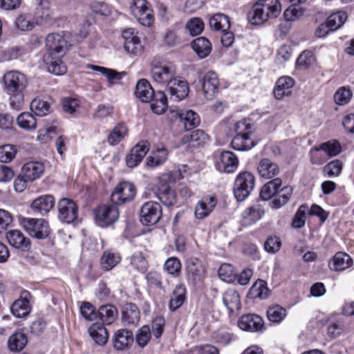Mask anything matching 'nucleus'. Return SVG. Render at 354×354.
<instances>
[{
    "instance_id": "obj_53",
    "label": "nucleus",
    "mask_w": 354,
    "mask_h": 354,
    "mask_svg": "<svg viewBox=\"0 0 354 354\" xmlns=\"http://www.w3.org/2000/svg\"><path fill=\"white\" fill-rule=\"evenodd\" d=\"M31 111L38 116H44L50 112V105L39 98L34 99L30 104Z\"/></svg>"
},
{
    "instance_id": "obj_11",
    "label": "nucleus",
    "mask_w": 354,
    "mask_h": 354,
    "mask_svg": "<svg viewBox=\"0 0 354 354\" xmlns=\"http://www.w3.org/2000/svg\"><path fill=\"white\" fill-rule=\"evenodd\" d=\"M6 91L8 93L23 91L28 84L26 77L19 71H8L3 76Z\"/></svg>"
},
{
    "instance_id": "obj_63",
    "label": "nucleus",
    "mask_w": 354,
    "mask_h": 354,
    "mask_svg": "<svg viewBox=\"0 0 354 354\" xmlns=\"http://www.w3.org/2000/svg\"><path fill=\"white\" fill-rule=\"evenodd\" d=\"M80 313L83 317L88 321H93L97 317L95 307L89 302L84 301L80 306Z\"/></svg>"
},
{
    "instance_id": "obj_36",
    "label": "nucleus",
    "mask_w": 354,
    "mask_h": 354,
    "mask_svg": "<svg viewBox=\"0 0 354 354\" xmlns=\"http://www.w3.org/2000/svg\"><path fill=\"white\" fill-rule=\"evenodd\" d=\"M192 47L200 58H205L212 51V44L206 37H200L192 42Z\"/></svg>"
},
{
    "instance_id": "obj_24",
    "label": "nucleus",
    "mask_w": 354,
    "mask_h": 354,
    "mask_svg": "<svg viewBox=\"0 0 354 354\" xmlns=\"http://www.w3.org/2000/svg\"><path fill=\"white\" fill-rule=\"evenodd\" d=\"M55 205V199L51 195H43L35 199L30 205L32 210L44 215L49 212Z\"/></svg>"
},
{
    "instance_id": "obj_39",
    "label": "nucleus",
    "mask_w": 354,
    "mask_h": 354,
    "mask_svg": "<svg viewBox=\"0 0 354 354\" xmlns=\"http://www.w3.org/2000/svg\"><path fill=\"white\" fill-rule=\"evenodd\" d=\"M90 68L106 76L110 84H118L126 75L124 72H118L113 69L99 66L91 65Z\"/></svg>"
},
{
    "instance_id": "obj_62",
    "label": "nucleus",
    "mask_w": 354,
    "mask_h": 354,
    "mask_svg": "<svg viewBox=\"0 0 354 354\" xmlns=\"http://www.w3.org/2000/svg\"><path fill=\"white\" fill-rule=\"evenodd\" d=\"M307 209L308 206L306 205H302L299 207L292 219V227L299 229L304 225L306 222V211Z\"/></svg>"
},
{
    "instance_id": "obj_29",
    "label": "nucleus",
    "mask_w": 354,
    "mask_h": 354,
    "mask_svg": "<svg viewBox=\"0 0 354 354\" xmlns=\"http://www.w3.org/2000/svg\"><path fill=\"white\" fill-rule=\"evenodd\" d=\"M168 151L164 147H157L147 158L146 165L154 168L164 164L168 158Z\"/></svg>"
},
{
    "instance_id": "obj_17",
    "label": "nucleus",
    "mask_w": 354,
    "mask_h": 354,
    "mask_svg": "<svg viewBox=\"0 0 354 354\" xmlns=\"http://www.w3.org/2000/svg\"><path fill=\"white\" fill-rule=\"evenodd\" d=\"M170 95V100L180 101L186 97L189 93L188 83L181 77H176L167 87Z\"/></svg>"
},
{
    "instance_id": "obj_64",
    "label": "nucleus",
    "mask_w": 354,
    "mask_h": 354,
    "mask_svg": "<svg viewBox=\"0 0 354 354\" xmlns=\"http://www.w3.org/2000/svg\"><path fill=\"white\" fill-rule=\"evenodd\" d=\"M164 268L170 274L178 275L180 272L181 264L177 258L171 257L165 261Z\"/></svg>"
},
{
    "instance_id": "obj_43",
    "label": "nucleus",
    "mask_w": 354,
    "mask_h": 354,
    "mask_svg": "<svg viewBox=\"0 0 354 354\" xmlns=\"http://www.w3.org/2000/svg\"><path fill=\"white\" fill-rule=\"evenodd\" d=\"M179 117L186 130L196 127L200 123L198 115L192 110L182 111L179 113Z\"/></svg>"
},
{
    "instance_id": "obj_21",
    "label": "nucleus",
    "mask_w": 354,
    "mask_h": 354,
    "mask_svg": "<svg viewBox=\"0 0 354 354\" xmlns=\"http://www.w3.org/2000/svg\"><path fill=\"white\" fill-rule=\"evenodd\" d=\"M6 239L9 244L17 249L26 251L30 249V241L18 230H10L6 233Z\"/></svg>"
},
{
    "instance_id": "obj_9",
    "label": "nucleus",
    "mask_w": 354,
    "mask_h": 354,
    "mask_svg": "<svg viewBox=\"0 0 354 354\" xmlns=\"http://www.w3.org/2000/svg\"><path fill=\"white\" fill-rule=\"evenodd\" d=\"M118 217L119 211L115 205H100L95 209V222L102 227L112 225Z\"/></svg>"
},
{
    "instance_id": "obj_52",
    "label": "nucleus",
    "mask_w": 354,
    "mask_h": 354,
    "mask_svg": "<svg viewBox=\"0 0 354 354\" xmlns=\"http://www.w3.org/2000/svg\"><path fill=\"white\" fill-rule=\"evenodd\" d=\"M131 265L140 272H145L148 268V261L140 252H136L130 258Z\"/></svg>"
},
{
    "instance_id": "obj_27",
    "label": "nucleus",
    "mask_w": 354,
    "mask_h": 354,
    "mask_svg": "<svg viewBox=\"0 0 354 354\" xmlns=\"http://www.w3.org/2000/svg\"><path fill=\"white\" fill-rule=\"evenodd\" d=\"M122 320L124 326H136L140 321V311L133 304H127L124 306Z\"/></svg>"
},
{
    "instance_id": "obj_50",
    "label": "nucleus",
    "mask_w": 354,
    "mask_h": 354,
    "mask_svg": "<svg viewBox=\"0 0 354 354\" xmlns=\"http://www.w3.org/2000/svg\"><path fill=\"white\" fill-rule=\"evenodd\" d=\"M346 19V12L344 11H339L330 15L326 22L330 27V31H335L344 24Z\"/></svg>"
},
{
    "instance_id": "obj_37",
    "label": "nucleus",
    "mask_w": 354,
    "mask_h": 354,
    "mask_svg": "<svg viewBox=\"0 0 354 354\" xmlns=\"http://www.w3.org/2000/svg\"><path fill=\"white\" fill-rule=\"evenodd\" d=\"M151 102V109L152 111L158 115L165 113L167 109V97L162 91L155 93Z\"/></svg>"
},
{
    "instance_id": "obj_59",
    "label": "nucleus",
    "mask_w": 354,
    "mask_h": 354,
    "mask_svg": "<svg viewBox=\"0 0 354 354\" xmlns=\"http://www.w3.org/2000/svg\"><path fill=\"white\" fill-rule=\"evenodd\" d=\"M17 147L12 145H5L0 147V162H10L16 156Z\"/></svg>"
},
{
    "instance_id": "obj_13",
    "label": "nucleus",
    "mask_w": 354,
    "mask_h": 354,
    "mask_svg": "<svg viewBox=\"0 0 354 354\" xmlns=\"http://www.w3.org/2000/svg\"><path fill=\"white\" fill-rule=\"evenodd\" d=\"M168 178L169 176L167 175H163L160 177L156 194L164 205L173 207L177 203V196L175 190L164 183Z\"/></svg>"
},
{
    "instance_id": "obj_25",
    "label": "nucleus",
    "mask_w": 354,
    "mask_h": 354,
    "mask_svg": "<svg viewBox=\"0 0 354 354\" xmlns=\"http://www.w3.org/2000/svg\"><path fill=\"white\" fill-rule=\"evenodd\" d=\"M121 261V256L118 252L113 249H108L103 252L100 258V267L103 270L110 271Z\"/></svg>"
},
{
    "instance_id": "obj_1",
    "label": "nucleus",
    "mask_w": 354,
    "mask_h": 354,
    "mask_svg": "<svg viewBox=\"0 0 354 354\" xmlns=\"http://www.w3.org/2000/svg\"><path fill=\"white\" fill-rule=\"evenodd\" d=\"M67 41L61 33H50L46 38L48 51L44 55L48 71L55 75H62L66 72V67L63 64L62 57L64 55Z\"/></svg>"
},
{
    "instance_id": "obj_15",
    "label": "nucleus",
    "mask_w": 354,
    "mask_h": 354,
    "mask_svg": "<svg viewBox=\"0 0 354 354\" xmlns=\"http://www.w3.org/2000/svg\"><path fill=\"white\" fill-rule=\"evenodd\" d=\"M122 36L124 39V48L127 52L135 55L142 53L143 46L138 32H136L133 29H126L122 32Z\"/></svg>"
},
{
    "instance_id": "obj_41",
    "label": "nucleus",
    "mask_w": 354,
    "mask_h": 354,
    "mask_svg": "<svg viewBox=\"0 0 354 354\" xmlns=\"http://www.w3.org/2000/svg\"><path fill=\"white\" fill-rule=\"evenodd\" d=\"M209 24L212 28L216 30H221V32L228 30L230 28L229 17L221 13L212 16L209 19Z\"/></svg>"
},
{
    "instance_id": "obj_10",
    "label": "nucleus",
    "mask_w": 354,
    "mask_h": 354,
    "mask_svg": "<svg viewBox=\"0 0 354 354\" xmlns=\"http://www.w3.org/2000/svg\"><path fill=\"white\" fill-rule=\"evenodd\" d=\"M136 190L135 186L129 182H122L118 185L111 196L114 205H122L133 199Z\"/></svg>"
},
{
    "instance_id": "obj_42",
    "label": "nucleus",
    "mask_w": 354,
    "mask_h": 354,
    "mask_svg": "<svg viewBox=\"0 0 354 354\" xmlns=\"http://www.w3.org/2000/svg\"><path fill=\"white\" fill-rule=\"evenodd\" d=\"M97 315L104 324H111L115 320L118 310L112 305H105L99 308Z\"/></svg>"
},
{
    "instance_id": "obj_33",
    "label": "nucleus",
    "mask_w": 354,
    "mask_h": 354,
    "mask_svg": "<svg viewBox=\"0 0 354 354\" xmlns=\"http://www.w3.org/2000/svg\"><path fill=\"white\" fill-rule=\"evenodd\" d=\"M186 288L183 284H178L174 290L169 303V308L174 312L178 309L185 301Z\"/></svg>"
},
{
    "instance_id": "obj_54",
    "label": "nucleus",
    "mask_w": 354,
    "mask_h": 354,
    "mask_svg": "<svg viewBox=\"0 0 354 354\" xmlns=\"http://www.w3.org/2000/svg\"><path fill=\"white\" fill-rule=\"evenodd\" d=\"M218 274L221 280L227 283H231L236 279L234 268L230 264H222L218 270Z\"/></svg>"
},
{
    "instance_id": "obj_51",
    "label": "nucleus",
    "mask_w": 354,
    "mask_h": 354,
    "mask_svg": "<svg viewBox=\"0 0 354 354\" xmlns=\"http://www.w3.org/2000/svg\"><path fill=\"white\" fill-rule=\"evenodd\" d=\"M292 194V189L290 186L283 187L278 190L275 198L272 201L273 205L279 208L288 203Z\"/></svg>"
},
{
    "instance_id": "obj_22",
    "label": "nucleus",
    "mask_w": 354,
    "mask_h": 354,
    "mask_svg": "<svg viewBox=\"0 0 354 354\" xmlns=\"http://www.w3.org/2000/svg\"><path fill=\"white\" fill-rule=\"evenodd\" d=\"M45 170L43 163L37 161H30L24 165L21 169L22 176L32 182L40 178Z\"/></svg>"
},
{
    "instance_id": "obj_16",
    "label": "nucleus",
    "mask_w": 354,
    "mask_h": 354,
    "mask_svg": "<svg viewBox=\"0 0 354 354\" xmlns=\"http://www.w3.org/2000/svg\"><path fill=\"white\" fill-rule=\"evenodd\" d=\"M220 82L217 74L214 71H208L205 74L202 81V88L207 100L213 99L218 93Z\"/></svg>"
},
{
    "instance_id": "obj_46",
    "label": "nucleus",
    "mask_w": 354,
    "mask_h": 354,
    "mask_svg": "<svg viewBox=\"0 0 354 354\" xmlns=\"http://www.w3.org/2000/svg\"><path fill=\"white\" fill-rule=\"evenodd\" d=\"M18 126L26 131H33L37 127V120L32 114L28 112L21 113L17 118Z\"/></svg>"
},
{
    "instance_id": "obj_35",
    "label": "nucleus",
    "mask_w": 354,
    "mask_h": 354,
    "mask_svg": "<svg viewBox=\"0 0 354 354\" xmlns=\"http://www.w3.org/2000/svg\"><path fill=\"white\" fill-rule=\"evenodd\" d=\"M264 214V209L260 204H254L247 208L243 213V221L251 225L260 220Z\"/></svg>"
},
{
    "instance_id": "obj_57",
    "label": "nucleus",
    "mask_w": 354,
    "mask_h": 354,
    "mask_svg": "<svg viewBox=\"0 0 354 354\" xmlns=\"http://www.w3.org/2000/svg\"><path fill=\"white\" fill-rule=\"evenodd\" d=\"M53 12L50 9L48 3H41L37 9L36 17L37 23L42 25L48 22L52 17Z\"/></svg>"
},
{
    "instance_id": "obj_47",
    "label": "nucleus",
    "mask_w": 354,
    "mask_h": 354,
    "mask_svg": "<svg viewBox=\"0 0 354 354\" xmlns=\"http://www.w3.org/2000/svg\"><path fill=\"white\" fill-rule=\"evenodd\" d=\"M27 344V337L23 333L12 334L8 339V347L12 351H20Z\"/></svg>"
},
{
    "instance_id": "obj_12",
    "label": "nucleus",
    "mask_w": 354,
    "mask_h": 354,
    "mask_svg": "<svg viewBox=\"0 0 354 354\" xmlns=\"http://www.w3.org/2000/svg\"><path fill=\"white\" fill-rule=\"evenodd\" d=\"M215 165L216 169L221 172L233 173L238 168L239 159L233 152L223 151L218 153Z\"/></svg>"
},
{
    "instance_id": "obj_48",
    "label": "nucleus",
    "mask_w": 354,
    "mask_h": 354,
    "mask_svg": "<svg viewBox=\"0 0 354 354\" xmlns=\"http://www.w3.org/2000/svg\"><path fill=\"white\" fill-rule=\"evenodd\" d=\"M186 269L188 274L191 275L194 280L199 279L204 271L201 261L194 257L187 261Z\"/></svg>"
},
{
    "instance_id": "obj_34",
    "label": "nucleus",
    "mask_w": 354,
    "mask_h": 354,
    "mask_svg": "<svg viewBox=\"0 0 354 354\" xmlns=\"http://www.w3.org/2000/svg\"><path fill=\"white\" fill-rule=\"evenodd\" d=\"M88 333L93 341L100 346L104 345L108 341V331L101 324H92L88 328Z\"/></svg>"
},
{
    "instance_id": "obj_14",
    "label": "nucleus",
    "mask_w": 354,
    "mask_h": 354,
    "mask_svg": "<svg viewBox=\"0 0 354 354\" xmlns=\"http://www.w3.org/2000/svg\"><path fill=\"white\" fill-rule=\"evenodd\" d=\"M59 218L66 223H71L77 218V206L68 198H62L58 203Z\"/></svg>"
},
{
    "instance_id": "obj_5",
    "label": "nucleus",
    "mask_w": 354,
    "mask_h": 354,
    "mask_svg": "<svg viewBox=\"0 0 354 354\" xmlns=\"http://www.w3.org/2000/svg\"><path fill=\"white\" fill-rule=\"evenodd\" d=\"M130 10L137 21L144 26H150L153 22V10L146 0H132Z\"/></svg>"
},
{
    "instance_id": "obj_20",
    "label": "nucleus",
    "mask_w": 354,
    "mask_h": 354,
    "mask_svg": "<svg viewBox=\"0 0 354 354\" xmlns=\"http://www.w3.org/2000/svg\"><path fill=\"white\" fill-rule=\"evenodd\" d=\"M112 342L115 350H125L133 342V333L127 329H119L115 332L112 338Z\"/></svg>"
},
{
    "instance_id": "obj_61",
    "label": "nucleus",
    "mask_w": 354,
    "mask_h": 354,
    "mask_svg": "<svg viewBox=\"0 0 354 354\" xmlns=\"http://www.w3.org/2000/svg\"><path fill=\"white\" fill-rule=\"evenodd\" d=\"M186 29L192 36H196L203 30L204 24L200 18H192L187 22Z\"/></svg>"
},
{
    "instance_id": "obj_44",
    "label": "nucleus",
    "mask_w": 354,
    "mask_h": 354,
    "mask_svg": "<svg viewBox=\"0 0 354 354\" xmlns=\"http://www.w3.org/2000/svg\"><path fill=\"white\" fill-rule=\"evenodd\" d=\"M127 128L123 124L116 125L107 137V142L110 145H118L127 135Z\"/></svg>"
},
{
    "instance_id": "obj_38",
    "label": "nucleus",
    "mask_w": 354,
    "mask_h": 354,
    "mask_svg": "<svg viewBox=\"0 0 354 354\" xmlns=\"http://www.w3.org/2000/svg\"><path fill=\"white\" fill-rule=\"evenodd\" d=\"M232 147L235 150L247 151L254 147L256 143L250 138V134L235 135L231 142Z\"/></svg>"
},
{
    "instance_id": "obj_30",
    "label": "nucleus",
    "mask_w": 354,
    "mask_h": 354,
    "mask_svg": "<svg viewBox=\"0 0 354 354\" xmlns=\"http://www.w3.org/2000/svg\"><path fill=\"white\" fill-rule=\"evenodd\" d=\"M208 140L207 135L203 131L196 129L185 134L182 138V142L183 144H188L189 147H197L205 144Z\"/></svg>"
},
{
    "instance_id": "obj_40",
    "label": "nucleus",
    "mask_w": 354,
    "mask_h": 354,
    "mask_svg": "<svg viewBox=\"0 0 354 354\" xmlns=\"http://www.w3.org/2000/svg\"><path fill=\"white\" fill-rule=\"evenodd\" d=\"M282 181L279 178H274L265 184L260 192V196L264 201L270 199L277 194L279 188L281 187Z\"/></svg>"
},
{
    "instance_id": "obj_2",
    "label": "nucleus",
    "mask_w": 354,
    "mask_h": 354,
    "mask_svg": "<svg viewBox=\"0 0 354 354\" xmlns=\"http://www.w3.org/2000/svg\"><path fill=\"white\" fill-rule=\"evenodd\" d=\"M279 0H258L248 12L252 24L261 25L269 19L277 18L281 13Z\"/></svg>"
},
{
    "instance_id": "obj_4",
    "label": "nucleus",
    "mask_w": 354,
    "mask_h": 354,
    "mask_svg": "<svg viewBox=\"0 0 354 354\" xmlns=\"http://www.w3.org/2000/svg\"><path fill=\"white\" fill-rule=\"evenodd\" d=\"M255 185V177L250 171H242L236 177L234 194L239 201H244L250 194Z\"/></svg>"
},
{
    "instance_id": "obj_19",
    "label": "nucleus",
    "mask_w": 354,
    "mask_h": 354,
    "mask_svg": "<svg viewBox=\"0 0 354 354\" xmlns=\"http://www.w3.org/2000/svg\"><path fill=\"white\" fill-rule=\"evenodd\" d=\"M239 327L249 332L259 331L263 326V319L255 314L243 315L238 323Z\"/></svg>"
},
{
    "instance_id": "obj_6",
    "label": "nucleus",
    "mask_w": 354,
    "mask_h": 354,
    "mask_svg": "<svg viewBox=\"0 0 354 354\" xmlns=\"http://www.w3.org/2000/svg\"><path fill=\"white\" fill-rule=\"evenodd\" d=\"M20 223L29 235L39 239L46 238L50 233L48 223L44 218H23Z\"/></svg>"
},
{
    "instance_id": "obj_3",
    "label": "nucleus",
    "mask_w": 354,
    "mask_h": 354,
    "mask_svg": "<svg viewBox=\"0 0 354 354\" xmlns=\"http://www.w3.org/2000/svg\"><path fill=\"white\" fill-rule=\"evenodd\" d=\"M341 151L339 142L332 140L315 146L309 151L310 162L312 165H322L329 158L337 156Z\"/></svg>"
},
{
    "instance_id": "obj_31",
    "label": "nucleus",
    "mask_w": 354,
    "mask_h": 354,
    "mask_svg": "<svg viewBox=\"0 0 354 354\" xmlns=\"http://www.w3.org/2000/svg\"><path fill=\"white\" fill-rule=\"evenodd\" d=\"M216 204L214 197L210 196L199 201L195 207V216L197 218L203 219L207 216Z\"/></svg>"
},
{
    "instance_id": "obj_55",
    "label": "nucleus",
    "mask_w": 354,
    "mask_h": 354,
    "mask_svg": "<svg viewBox=\"0 0 354 354\" xmlns=\"http://www.w3.org/2000/svg\"><path fill=\"white\" fill-rule=\"evenodd\" d=\"M286 316V310L280 306L270 307L267 310L268 319L272 322L279 323Z\"/></svg>"
},
{
    "instance_id": "obj_23",
    "label": "nucleus",
    "mask_w": 354,
    "mask_h": 354,
    "mask_svg": "<svg viewBox=\"0 0 354 354\" xmlns=\"http://www.w3.org/2000/svg\"><path fill=\"white\" fill-rule=\"evenodd\" d=\"M295 85V80L290 76H282L276 82L274 88V95L276 99L281 100L284 96L291 94V89Z\"/></svg>"
},
{
    "instance_id": "obj_18",
    "label": "nucleus",
    "mask_w": 354,
    "mask_h": 354,
    "mask_svg": "<svg viewBox=\"0 0 354 354\" xmlns=\"http://www.w3.org/2000/svg\"><path fill=\"white\" fill-rule=\"evenodd\" d=\"M257 171L259 176L264 179L274 178L279 173V165L270 159H261L257 165Z\"/></svg>"
},
{
    "instance_id": "obj_8",
    "label": "nucleus",
    "mask_w": 354,
    "mask_h": 354,
    "mask_svg": "<svg viewBox=\"0 0 354 354\" xmlns=\"http://www.w3.org/2000/svg\"><path fill=\"white\" fill-rule=\"evenodd\" d=\"M151 77L153 80L162 86L167 87L170 82L176 77V70L172 65L160 64L158 65L154 61L151 63Z\"/></svg>"
},
{
    "instance_id": "obj_49",
    "label": "nucleus",
    "mask_w": 354,
    "mask_h": 354,
    "mask_svg": "<svg viewBox=\"0 0 354 354\" xmlns=\"http://www.w3.org/2000/svg\"><path fill=\"white\" fill-rule=\"evenodd\" d=\"M254 298L266 299L269 294V290L265 281L259 279L252 286L249 292Z\"/></svg>"
},
{
    "instance_id": "obj_7",
    "label": "nucleus",
    "mask_w": 354,
    "mask_h": 354,
    "mask_svg": "<svg viewBox=\"0 0 354 354\" xmlns=\"http://www.w3.org/2000/svg\"><path fill=\"white\" fill-rule=\"evenodd\" d=\"M162 214L161 205L158 202L149 201L140 207V221L144 225H153L158 223Z\"/></svg>"
},
{
    "instance_id": "obj_60",
    "label": "nucleus",
    "mask_w": 354,
    "mask_h": 354,
    "mask_svg": "<svg viewBox=\"0 0 354 354\" xmlns=\"http://www.w3.org/2000/svg\"><path fill=\"white\" fill-rule=\"evenodd\" d=\"M351 91L345 86L339 88L334 94V100L339 105L347 104L351 100Z\"/></svg>"
},
{
    "instance_id": "obj_58",
    "label": "nucleus",
    "mask_w": 354,
    "mask_h": 354,
    "mask_svg": "<svg viewBox=\"0 0 354 354\" xmlns=\"http://www.w3.org/2000/svg\"><path fill=\"white\" fill-rule=\"evenodd\" d=\"M342 169V163L339 160H335L323 167V172L329 178L338 176Z\"/></svg>"
},
{
    "instance_id": "obj_32",
    "label": "nucleus",
    "mask_w": 354,
    "mask_h": 354,
    "mask_svg": "<svg viewBox=\"0 0 354 354\" xmlns=\"http://www.w3.org/2000/svg\"><path fill=\"white\" fill-rule=\"evenodd\" d=\"M155 92L149 82L146 80H140L138 82L135 95L143 102H149L153 96Z\"/></svg>"
},
{
    "instance_id": "obj_28",
    "label": "nucleus",
    "mask_w": 354,
    "mask_h": 354,
    "mask_svg": "<svg viewBox=\"0 0 354 354\" xmlns=\"http://www.w3.org/2000/svg\"><path fill=\"white\" fill-rule=\"evenodd\" d=\"M223 302L228 309L229 314L240 310L241 301L238 292L232 288L227 289L223 295Z\"/></svg>"
},
{
    "instance_id": "obj_45",
    "label": "nucleus",
    "mask_w": 354,
    "mask_h": 354,
    "mask_svg": "<svg viewBox=\"0 0 354 354\" xmlns=\"http://www.w3.org/2000/svg\"><path fill=\"white\" fill-rule=\"evenodd\" d=\"M12 314L19 318L27 316L30 311V305L26 298L15 301L11 307Z\"/></svg>"
},
{
    "instance_id": "obj_56",
    "label": "nucleus",
    "mask_w": 354,
    "mask_h": 354,
    "mask_svg": "<svg viewBox=\"0 0 354 354\" xmlns=\"http://www.w3.org/2000/svg\"><path fill=\"white\" fill-rule=\"evenodd\" d=\"M151 337V329L149 326L144 325L139 328L136 334V341L141 348L147 346Z\"/></svg>"
},
{
    "instance_id": "obj_26",
    "label": "nucleus",
    "mask_w": 354,
    "mask_h": 354,
    "mask_svg": "<svg viewBox=\"0 0 354 354\" xmlns=\"http://www.w3.org/2000/svg\"><path fill=\"white\" fill-rule=\"evenodd\" d=\"M352 258L346 253L337 252L328 263V267L333 271H343L353 265Z\"/></svg>"
}]
</instances>
